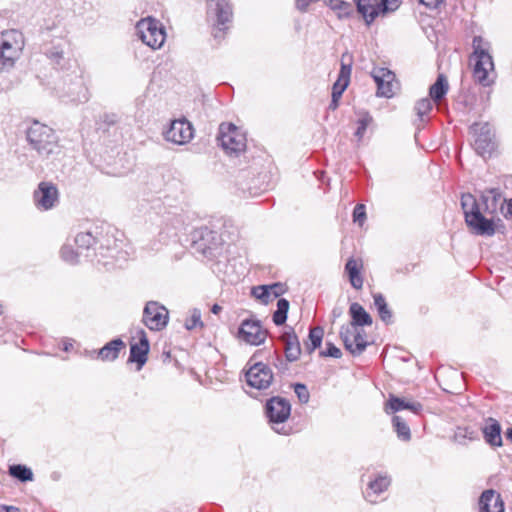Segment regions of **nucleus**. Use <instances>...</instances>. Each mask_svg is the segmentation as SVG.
Masks as SVG:
<instances>
[{"label":"nucleus","instance_id":"nucleus-9","mask_svg":"<svg viewBox=\"0 0 512 512\" xmlns=\"http://www.w3.org/2000/svg\"><path fill=\"white\" fill-rule=\"evenodd\" d=\"M142 321L149 330L162 331L169 322V311L157 301H148L143 310Z\"/></svg>","mask_w":512,"mask_h":512},{"label":"nucleus","instance_id":"nucleus-13","mask_svg":"<svg viewBox=\"0 0 512 512\" xmlns=\"http://www.w3.org/2000/svg\"><path fill=\"white\" fill-rule=\"evenodd\" d=\"M69 43L64 38H56L42 46V52L56 69H64L69 65L67 50Z\"/></svg>","mask_w":512,"mask_h":512},{"label":"nucleus","instance_id":"nucleus-55","mask_svg":"<svg viewBox=\"0 0 512 512\" xmlns=\"http://www.w3.org/2000/svg\"><path fill=\"white\" fill-rule=\"evenodd\" d=\"M465 437H468L470 440H474L476 439V435H474L473 432H468L467 430L465 431Z\"/></svg>","mask_w":512,"mask_h":512},{"label":"nucleus","instance_id":"nucleus-17","mask_svg":"<svg viewBox=\"0 0 512 512\" xmlns=\"http://www.w3.org/2000/svg\"><path fill=\"white\" fill-rule=\"evenodd\" d=\"M375 83L377 84V95L391 98L398 89V82L395 74L387 68L376 67L371 71Z\"/></svg>","mask_w":512,"mask_h":512},{"label":"nucleus","instance_id":"nucleus-30","mask_svg":"<svg viewBox=\"0 0 512 512\" xmlns=\"http://www.w3.org/2000/svg\"><path fill=\"white\" fill-rule=\"evenodd\" d=\"M361 269L362 261L360 259L350 258L345 265V271L348 274L350 284L357 290L363 287Z\"/></svg>","mask_w":512,"mask_h":512},{"label":"nucleus","instance_id":"nucleus-34","mask_svg":"<svg viewBox=\"0 0 512 512\" xmlns=\"http://www.w3.org/2000/svg\"><path fill=\"white\" fill-rule=\"evenodd\" d=\"M324 330L320 326H316L310 329L308 340L305 344V349L308 354H312L317 348L321 346L323 340Z\"/></svg>","mask_w":512,"mask_h":512},{"label":"nucleus","instance_id":"nucleus-5","mask_svg":"<svg viewBox=\"0 0 512 512\" xmlns=\"http://www.w3.org/2000/svg\"><path fill=\"white\" fill-rule=\"evenodd\" d=\"M136 34L145 45L153 50L160 49L166 40L163 24L150 16L137 22Z\"/></svg>","mask_w":512,"mask_h":512},{"label":"nucleus","instance_id":"nucleus-12","mask_svg":"<svg viewBox=\"0 0 512 512\" xmlns=\"http://www.w3.org/2000/svg\"><path fill=\"white\" fill-rule=\"evenodd\" d=\"M470 132L474 137V148L482 156H490L494 150V134L489 123H474L470 127Z\"/></svg>","mask_w":512,"mask_h":512},{"label":"nucleus","instance_id":"nucleus-42","mask_svg":"<svg viewBox=\"0 0 512 512\" xmlns=\"http://www.w3.org/2000/svg\"><path fill=\"white\" fill-rule=\"evenodd\" d=\"M185 328L187 330H193L197 327L202 328L203 322L201 320V311L197 308H194L190 311V315L185 320Z\"/></svg>","mask_w":512,"mask_h":512},{"label":"nucleus","instance_id":"nucleus-45","mask_svg":"<svg viewBox=\"0 0 512 512\" xmlns=\"http://www.w3.org/2000/svg\"><path fill=\"white\" fill-rule=\"evenodd\" d=\"M380 3L384 15L387 12L395 11L399 7L401 0H381Z\"/></svg>","mask_w":512,"mask_h":512},{"label":"nucleus","instance_id":"nucleus-11","mask_svg":"<svg viewBox=\"0 0 512 512\" xmlns=\"http://www.w3.org/2000/svg\"><path fill=\"white\" fill-rule=\"evenodd\" d=\"M23 48L22 34L17 30H10L2 34L0 49L4 53V65L11 69L20 57Z\"/></svg>","mask_w":512,"mask_h":512},{"label":"nucleus","instance_id":"nucleus-4","mask_svg":"<svg viewBox=\"0 0 512 512\" xmlns=\"http://www.w3.org/2000/svg\"><path fill=\"white\" fill-rule=\"evenodd\" d=\"M29 146L42 159H49L60 152L58 137L49 126L34 121L26 131Z\"/></svg>","mask_w":512,"mask_h":512},{"label":"nucleus","instance_id":"nucleus-21","mask_svg":"<svg viewBox=\"0 0 512 512\" xmlns=\"http://www.w3.org/2000/svg\"><path fill=\"white\" fill-rule=\"evenodd\" d=\"M351 70L352 68L350 57H348L347 55H343L341 58V69L339 72L338 79L332 87L333 98L340 99L342 97L343 92L349 85Z\"/></svg>","mask_w":512,"mask_h":512},{"label":"nucleus","instance_id":"nucleus-6","mask_svg":"<svg viewBox=\"0 0 512 512\" xmlns=\"http://www.w3.org/2000/svg\"><path fill=\"white\" fill-rule=\"evenodd\" d=\"M218 140L227 154L235 156L244 152L247 145L245 133L232 123L220 124Z\"/></svg>","mask_w":512,"mask_h":512},{"label":"nucleus","instance_id":"nucleus-23","mask_svg":"<svg viewBox=\"0 0 512 512\" xmlns=\"http://www.w3.org/2000/svg\"><path fill=\"white\" fill-rule=\"evenodd\" d=\"M358 12L363 16L365 22L369 25L376 17L383 15L381 3L378 0H356Z\"/></svg>","mask_w":512,"mask_h":512},{"label":"nucleus","instance_id":"nucleus-48","mask_svg":"<svg viewBox=\"0 0 512 512\" xmlns=\"http://www.w3.org/2000/svg\"><path fill=\"white\" fill-rule=\"evenodd\" d=\"M443 0H420V2L429 7V8H436Z\"/></svg>","mask_w":512,"mask_h":512},{"label":"nucleus","instance_id":"nucleus-58","mask_svg":"<svg viewBox=\"0 0 512 512\" xmlns=\"http://www.w3.org/2000/svg\"><path fill=\"white\" fill-rule=\"evenodd\" d=\"M3 314V307L2 305L0 304V316Z\"/></svg>","mask_w":512,"mask_h":512},{"label":"nucleus","instance_id":"nucleus-26","mask_svg":"<svg viewBox=\"0 0 512 512\" xmlns=\"http://www.w3.org/2000/svg\"><path fill=\"white\" fill-rule=\"evenodd\" d=\"M66 95L69 97L70 101L76 103L87 102L90 98L88 88L86 87L83 79L78 76H76L75 81L71 82L69 85Z\"/></svg>","mask_w":512,"mask_h":512},{"label":"nucleus","instance_id":"nucleus-2","mask_svg":"<svg viewBox=\"0 0 512 512\" xmlns=\"http://www.w3.org/2000/svg\"><path fill=\"white\" fill-rule=\"evenodd\" d=\"M473 52L470 56L474 62L473 78L475 82L484 87L494 84L496 72L492 55L490 53V43L481 36H475L472 42Z\"/></svg>","mask_w":512,"mask_h":512},{"label":"nucleus","instance_id":"nucleus-28","mask_svg":"<svg viewBox=\"0 0 512 512\" xmlns=\"http://www.w3.org/2000/svg\"><path fill=\"white\" fill-rule=\"evenodd\" d=\"M349 314L351 316V322L349 325L363 328L364 326H371L373 323L370 314L357 302L350 305Z\"/></svg>","mask_w":512,"mask_h":512},{"label":"nucleus","instance_id":"nucleus-35","mask_svg":"<svg viewBox=\"0 0 512 512\" xmlns=\"http://www.w3.org/2000/svg\"><path fill=\"white\" fill-rule=\"evenodd\" d=\"M9 474L21 482H28L33 480L32 470L22 464H13L9 466Z\"/></svg>","mask_w":512,"mask_h":512},{"label":"nucleus","instance_id":"nucleus-15","mask_svg":"<svg viewBox=\"0 0 512 512\" xmlns=\"http://www.w3.org/2000/svg\"><path fill=\"white\" fill-rule=\"evenodd\" d=\"M194 136L192 124L185 118L173 120L169 128L164 132L166 141L177 145H184Z\"/></svg>","mask_w":512,"mask_h":512},{"label":"nucleus","instance_id":"nucleus-57","mask_svg":"<svg viewBox=\"0 0 512 512\" xmlns=\"http://www.w3.org/2000/svg\"><path fill=\"white\" fill-rule=\"evenodd\" d=\"M506 435H507V438H508V439H510V440L512 441V428H510V429H508V430H507Z\"/></svg>","mask_w":512,"mask_h":512},{"label":"nucleus","instance_id":"nucleus-31","mask_svg":"<svg viewBox=\"0 0 512 512\" xmlns=\"http://www.w3.org/2000/svg\"><path fill=\"white\" fill-rule=\"evenodd\" d=\"M390 485V478L387 476H379L374 481L369 483V486L366 490L365 497L371 502H376V496L385 491Z\"/></svg>","mask_w":512,"mask_h":512},{"label":"nucleus","instance_id":"nucleus-49","mask_svg":"<svg viewBox=\"0 0 512 512\" xmlns=\"http://www.w3.org/2000/svg\"><path fill=\"white\" fill-rule=\"evenodd\" d=\"M0 512H20V509L15 506L0 505Z\"/></svg>","mask_w":512,"mask_h":512},{"label":"nucleus","instance_id":"nucleus-38","mask_svg":"<svg viewBox=\"0 0 512 512\" xmlns=\"http://www.w3.org/2000/svg\"><path fill=\"white\" fill-rule=\"evenodd\" d=\"M329 7L337 13L338 18L349 17L353 11L352 5L342 0H330Z\"/></svg>","mask_w":512,"mask_h":512},{"label":"nucleus","instance_id":"nucleus-43","mask_svg":"<svg viewBox=\"0 0 512 512\" xmlns=\"http://www.w3.org/2000/svg\"><path fill=\"white\" fill-rule=\"evenodd\" d=\"M294 392L297 395V397L301 403H307L309 401L310 394H309L307 387L304 384H301V383L295 384Z\"/></svg>","mask_w":512,"mask_h":512},{"label":"nucleus","instance_id":"nucleus-8","mask_svg":"<svg viewBox=\"0 0 512 512\" xmlns=\"http://www.w3.org/2000/svg\"><path fill=\"white\" fill-rule=\"evenodd\" d=\"M207 15L216 25L215 37H219L218 32L228 29L231 23L233 12L229 0H208Z\"/></svg>","mask_w":512,"mask_h":512},{"label":"nucleus","instance_id":"nucleus-16","mask_svg":"<svg viewBox=\"0 0 512 512\" xmlns=\"http://www.w3.org/2000/svg\"><path fill=\"white\" fill-rule=\"evenodd\" d=\"M238 338L249 345L258 346L266 340L267 330L262 327L259 320L246 319L239 327Z\"/></svg>","mask_w":512,"mask_h":512},{"label":"nucleus","instance_id":"nucleus-10","mask_svg":"<svg viewBox=\"0 0 512 512\" xmlns=\"http://www.w3.org/2000/svg\"><path fill=\"white\" fill-rule=\"evenodd\" d=\"M339 335L345 349L353 355L361 354L368 345L363 328L345 324L341 326Z\"/></svg>","mask_w":512,"mask_h":512},{"label":"nucleus","instance_id":"nucleus-14","mask_svg":"<svg viewBox=\"0 0 512 512\" xmlns=\"http://www.w3.org/2000/svg\"><path fill=\"white\" fill-rule=\"evenodd\" d=\"M59 200V192L55 184L43 181L38 184L33 193V201L40 211H47L56 206Z\"/></svg>","mask_w":512,"mask_h":512},{"label":"nucleus","instance_id":"nucleus-53","mask_svg":"<svg viewBox=\"0 0 512 512\" xmlns=\"http://www.w3.org/2000/svg\"><path fill=\"white\" fill-rule=\"evenodd\" d=\"M222 310V307L218 304H214L211 308L213 314H218Z\"/></svg>","mask_w":512,"mask_h":512},{"label":"nucleus","instance_id":"nucleus-41","mask_svg":"<svg viewBox=\"0 0 512 512\" xmlns=\"http://www.w3.org/2000/svg\"><path fill=\"white\" fill-rule=\"evenodd\" d=\"M61 258L69 263V264H77L79 262V257L82 255L80 250H74L70 245H64L60 251Z\"/></svg>","mask_w":512,"mask_h":512},{"label":"nucleus","instance_id":"nucleus-1","mask_svg":"<svg viewBox=\"0 0 512 512\" xmlns=\"http://www.w3.org/2000/svg\"><path fill=\"white\" fill-rule=\"evenodd\" d=\"M500 204L501 194L497 189L483 191L480 200L470 193L461 196L465 222L474 234L480 236L491 237L496 233L493 218Z\"/></svg>","mask_w":512,"mask_h":512},{"label":"nucleus","instance_id":"nucleus-3","mask_svg":"<svg viewBox=\"0 0 512 512\" xmlns=\"http://www.w3.org/2000/svg\"><path fill=\"white\" fill-rule=\"evenodd\" d=\"M75 244L82 252L95 250H116L118 248L117 239L114 237L113 228L108 224L95 225L86 232H80L75 237ZM89 253L85 257H89Z\"/></svg>","mask_w":512,"mask_h":512},{"label":"nucleus","instance_id":"nucleus-36","mask_svg":"<svg viewBox=\"0 0 512 512\" xmlns=\"http://www.w3.org/2000/svg\"><path fill=\"white\" fill-rule=\"evenodd\" d=\"M393 427L397 433V437L403 441H409L411 438V431L409 426L400 416H394L392 419Z\"/></svg>","mask_w":512,"mask_h":512},{"label":"nucleus","instance_id":"nucleus-37","mask_svg":"<svg viewBox=\"0 0 512 512\" xmlns=\"http://www.w3.org/2000/svg\"><path fill=\"white\" fill-rule=\"evenodd\" d=\"M289 310V301L285 298H281L277 302V309L273 314V322L280 326L286 322L287 313Z\"/></svg>","mask_w":512,"mask_h":512},{"label":"nucleus","instance_id":"nucleus-40","mask_svg":"<svg viewBox=\"0 0 512 512\" xmlns=\"http://www.w3.org/2000/svg\"><path fill=\"white\" fill-rule=\"evenodd\" d=\"M433 108V104L431 99L423 98L417 101L415 104V111L418 116L419 121L425 122V117L431 112Z\"/></svg>","mask_w":512,"mask_h":512},{"label":"nucleus","instance_id":"nucleus-46","mask_svg":"<svg viewBox=\"0 0 512 512\" xmlns=\"http://www.w3.org/2000/svg\"><path fill=\"white\" fill-rule=\"evenodd\" d=\"M322 356H329L333 358H340L342 356L341 350L336 347L333 343H327V348L325 351L320 353Z\"/></svg>","mask_w":512,"mask_h":512},{"label":"nucleus","instance_id":"nucleus-32","mask_svg":"<svg viewBox=\"0 0 512 512\" xmlns=\"http://www.w3.org/2000/svg\"><path fill=\"white\" fill-rule=\"evenodd\" d=\"M448 89L449 85L446 77L439 74L436 82L429 89V96L433 101L438 102L447 94Z\"/></svg>","mask_w":512,"mask_h":512},{"label":"nucleus","instance_id":"nucleus-22","mask_svg":"<svg viewBox=\"0 0 512 512\" xmlns=\"http://www.w3.org/2000/svg\"><path fill=\"white\" fill-rule=\"evenodd\" d=\"M284 342L285 357L289 362H294L299 359L301 354V346L297 335L294 330L290 328L285 331L281 336Z\"/></svg>","mask_w":512,"mask_h":512},{"label":"nucleus","instance_id":"nucleus-25","mask_svg":"<svg viewBox=\"0 0 512 512\" xmlns=\"http://www.w3.org/2000/svg\"><path fill=\"white\" fill-rule=\"evenodd\" d=\"M284 292L283 286L280 283L272 285H262L252 288V295L261 300L262 303L268 304L273 299L277 298Z\"/></svg>","mask_w":512,"mask_h":512},{"label":"nucleus","instance_id":"nucleus-44","mask_svg":"<svg viewBox=\"0 0 512 512\" xmlns=\"http://www.w3.org/2000/svg\"><path fill=\"white\" fill-rule=\"evenodd\" d=\"M365 219V206L363 204H357L353 210V221L362 225Z\"/></svg>","mask_w":512,"mask_h":512},{"label":"nucleus","instance_id":"nucleus-54","mask_svg":"<svg viewBox=\"0 0 512 512\" xmlns=\"http://www.w3.org/2000/svg\"><path fill=\"white\" fill-rule=\"evenodd\" d=\"M507 213L512 216V198L507 203Z\"/></svg>","mask_w":512,"mask_h":512},{"label":"nucleus","instance_id":"nucleus-19","mask_svg":"<svg viewBox=\"0 0 512 512\" xmlns=\"http://www.w3.org/2000/svg\"><path fill=\"white\" fill-rule=\"evenodd\" d=\"M133 340L135 341L134 343L130 342V363L135 362L137 370H141L147 362V355L150 350L149 340L143 329L136 331Z\"/></svg>","mask_w":512,"mask_h":512},{"label":"nucleus","instance_id":"nucleus-27","mask_svg":"<svg viewBox=\"0 0 512 512\" xmlns=\"http://www.w3.org/2000/svg\"><path fill=\"white\" fill-rule=\"evenodd\" d=\"M482 433L485 441L490 446H502L501 426L497 420L489 418L486 425L482 428Z\"/></svg>","mask_w":512,"mask_h":512},{"label":"nucleus","instance_id":"nucleus-47","mask_svg":"<svg viewBox=\"0 0 512 512\" xmlns=\"http://www.w3.org/2000/svg\"><path fill=\"white\" fill-rule=\"evenodd\" d=\"M318 0H297L296 7L301 12H306L311 3H315Z\"/></svg>","mask_w":512,"mask_h":512},{"label":"nucleus","instance_id":"nucleus-24","mask_svg":"<svg viewBox=\"0 0 512 512\" xmlns=\"http://www.w3.org/2000/svg\"><path fill=\"white\" fill-rule=\"evenodd\" d=\"M422 408V404L419 402L407 401L394 395H390L389 400L385 405V412L387 414H391L404 409H408L413 413L418 414L421 412Z\"/></svg>","mask_w":512,"mask_h":512},{"label":"nucleus","instance_id":"nucleus-39","mask_svg":"<svg viewBox=\"0 0 512 512\" xmlns=\"http://www.w3.org/2000/svg\"><path fill=\"white\" fill-rule=\"evenodd\" d=\"M373 118L372 116L364 112L360 115L359 119L357 120V129L355 131V136L357 137L358 141H361L364 137L367 128L372 124Z\"/></svg>","mask_w":512,"mask_h":512},{"label":"nucleus","instance_id":"nucleus-29","mask_svg":"<svg viewBox=\"0 0 512 512\" xmlns=\"http://www.w3.org/2000/svg\"><path fill=\"white\" fill-rule=\"evenodd\" d=\"M124 348L125 343L120 338H116L97 351V358L102 361H114L118 357L119 352Z\"/></svg>","mask_w":512,"mask_h":512},{"label":"nucleus","instance_id":"nucleus-18","mask_svg":"<svg viewBox=\"0 0 512 512\" xmlns=\"http://www.w3.org/2000/svg\"><path fill=\"white\" fill-rule=\"evenodd\" d=\"M247 384L255 389H267L273 380L272 370L262 362L255 363L245 374Z\"/></svg>","mask_w":512,"mask_h":512},{"label":"nucleus","instance_id":"nucleus-56","mask_svg":"<svg viewBox=\"0 0 512 512\" xmlns=\"http://www.w3.org/2000/svg\"><path fill=\"white\" fill-rule=\"evenodd\" d=\"M71 347H72V343L65 342L63 350L67 352V351H69L71 349Z\"/></svg>","mask_w":512,"mask_h":512},{"label":"nucleus","instance_id":"nucleus-7","mask_svg":"<svg viewBox=\"0 0 512 512\" xmlns=\"http://www.w3.org/2000/svg\"><path fill=\"white\" fill-rule=\"evenodd\" d=\"M266 414L275 432L284 435L289 433L284 426L279 427L286 422L291 414V405L288 400L282 397L271 398L266 404Z\"/></svg>","mask_w":512,"mask_h":512},{"label":"nucleus","instance_id":"nucleus-20","mask_svg":"<svg viewBox=\"0 0 512 512\" xmlns=\"http://www.w3.org/2000/svg\"><path fill=\"white\" fill-rule=\"evenodd\" d=\"M479 512H504V501L501 495L493 489L482 492L479 498Z\"/></svg>","mask_w":512,"mask_h":512},{"label":"nucleus","instance_id":"nucleus-51","mask_svg":"<svg viewBox=\"0 0 512 512\" xmlns=\"http://www.w3.org/2000/svg\"><path fill=\"white\" fill-rule=\"evenodd\" d=\"M332 317H333V321H335L336 318L340 317L342 315V308H339V307H335L333 310H332Z\"/></svg>","mask_w":512,"mask_h":512},{"label":"nucleus","instance_id":"nucleus-33","mask_svg":"<svg viewBox=\"0 0 512 512\" xmlns=\"http://www.w3.org/2000/svg\"><path fill=\"white\" fill-rule=\"evenodd\" d=\"M374 306L379 314L380 319L386 324L392 321V312L388 307L385 297L381 293L373 294Z\"/></svg>","mask_w":512,"mask_h":512},{"label":"nucleus","instance_id":"nucleus-50","mask_svg":"<svg viewBox=\"0 0 512 512\" xmlns=\"http://www.w3.org/2000/svg\"><path fill=\"white\" fill-rule=\"evenodd\" d=\"M3 63H4V53L0 49V72H4V71H8L9 70V68L6 67V65H4Z\"/></svg>","mask_w":512,"mask_h":512},{"label":"nucleus","instance_id":"nucleus-52","mask_svg":"<svg viewBox=\"0 0 512 512\" xmlns=\"http://www.w3.org/2000/svg\"><path fill=\"white\" fill-rule=\"evenodd\" d=\"M339 100H340L339 98H333V97H332V100H331V102H330L329 108H330L331 110H335V109L338 107Z\"/></svg>","mask_w":512,"mask_h":512}]
</instances>
